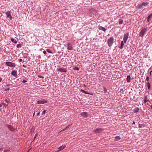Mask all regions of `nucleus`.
I'll list each match as a JSON object with an SVG mask.
<instances>
[{"mask_svg":"<svg viewBox=\"0 0 152 152\" xmlns=\"http://www.w3.org/2000/svg\"><path fill=\"white\" fill-rule=\"evenodd\" d=\"M38 77L39 78H43L44 77L43 76H40V75H39L38 76Z\"/></svg>","mask_w":152,"mask_h":152,"instance_id":"nucleus-30","label":"nucleus"},{"mask_svg":"<svg viewBox=\"0 0 152 152\" xmlns=\"http://www.w3.org/2000/svg\"><path fill=\"white\" fill-rule=\"evenodd\" d=\"M11 75L15 77H16L17 75V72L15 70H12L11 73Z\"/></svg>","mask_w":152,"mask_h":152,"instance_id":"nucleus-8","label":"nucleus"},{"mask_svg":"<svg viewBox=\"0 0 152 152\" xmlns=\"http://www.w3.org/2000/svg\"><path fill=\"white\" fill-rule=\"evenodd\" d=\"M16 46L18 48H21V45L20 44H18Z\"/></svg>","mask_w":152,"mask_h":152,"instance_id":"nucleus-27","label":"nucleus"},{"mask_svg":"<svg viewBox=\"0 0 152 152\" xmlns=\"http://www.w3.org/2000/svg\"><path fill=\"white\" fill-rule=\"evenodd\" d=\"M148 101V97L147 96H145L144 100V103H145L146 102Z\"/></svg>","mask_w":152,"mask_h":152,"instance_id":"nucleus-19","label":"nucleus"},{"mask_svg":"<svg viewBox=\"0 0 152 152\" xmlns=\"http://www.w3.org/2000/svg\"><path fill=\"white\" fill-rule=\"evenodd\" d=\"M2 107V105L0 104V107Z\"/></svg>","mask_w":152,"mask_h":152,"instance_id":"nucleus-50","label":"nucleus"},{"mask_svg":"<svg viewBox=\"0 0 152 152\" xmlns=\"http://www.w3.org/2000/svg\"><path fill=\"white\" fill-rule=\"evenodd\" d=\"M149 78L148 77H147L146 78V80L147 81H148V80H149Z\"/></svg>","mask_w":152,"mask_h":152,"instance_id":"nucleus-35","label":"nucleus"},{"mask_svg":"<svg viewBox=\"0 0 152 152\" xmlns=\"http://www.w3.org/2000/svg\"><path fill=\"white\" fill-rule=\"evenodd\" d=\"M139 110V109L138 107L135 108L134 110V112L135 113H136Z\"/></svg>","mask_w":152,"mask_h":152,"instance_id":"nucleus-18","label":"nucleus"},{"mask_svg":"<svg viewBox=\"0 0 152 152\" xmlns=\"http://www.w3.org/2000/svg\"><path fill=\"white\" fill-rule=\"evenodd\" d=\"M131 79V77L130 75H128L126 78V80L127 82L129 83L130 82V80Z\"/></svg>","mask_w":152,"mask_h":152,"instance_id":"nucleus-13","label":"nucleus"},{"mask_svg":"<svg viewBox=\"0 0 152 152\" xmlns=\"http://www.w3.org/2000/svg\"><path fill=\"white\" fill-rule=\"evenodd\" d=\"M103 131V129L101 128L99 129H96L94 130V132H95V133H99V132H101Z\"/></svg>","mask_w":152,"mask_h":152,"instance_id":"nucleus-10","label":"nucleus"},{"mask_svg":"<svg viewBox=\"0 0 152 152\" xmlns=\"http://www.w3.org/2000/svg\"><path fill=\"white\" fill-rule=\"evenodd\" d=\"M23 66L24 68H25L26 67V66L24 65H23Z\"/></svg>","mask_w":152,"mask_h":152,"instance_id":"nucleus-47","label":"nucleus"},{"mask_svg":"<svg viewBox=\"0 0 152 152\" xmlns=\"http://www.w3.org/2000/svg\"><path fill=\"white\" fill-rule=\"evenodd\" d=\"M140 36L141 37H142V29L141 30L140 33Z\"/></svg>","mask_w":152,"mask_h":152,"instance_id":"nucleus-24","label":"nucleus"},{"mask_svg":"<svg viewBox=\"0 0 152 152\" xmlns=\"http://www.w3.org/2000/svg\"><path fill=\"white\" fill-rule=\"evenodd\" d=\"M80 91L81 92L83 93H84L85 92V91L83 90V89H81L80 90Z\"/></svg>","mask_w":152,"mask_h":152,"instance_id":"nucleus-29","label":"nucleus"},{"mask_svg":"<svg viewBox=\"0 0 152 152\" xmlns=\"http://www.w3.org/2000/svg\"><path fill=\"white\" fill-rule=\"evenodd\" d=\"M26 82H27V81H26V80H23L22 81V82L23 83H25Z\"/></svg>","mask_w":152,"mask_h":152,"instance_id":"nucleus-36","label":"nucleus"},{"mask_svg":"<svg viewBox=\"0 0 152 152\" xmlns=\"http://www.w3.org/2000/svg\"><path fill=\"white\" fill-rule=\"evenodd\" d=\"M151 109H152V105H151Z\"/></svg>","mask_w":152,"mask_h":152,"instance_id":"nucleus-51","label":"nucleus"},{"mask_svg":"<svg viewBox=\"0 0 152 152\" xmlns=\"http://www.w3.org/2000/svg\"><path fill=\"white\" fill-rule=\"evenodd\" d=\"M34 129L33 128V127L30 130V132L31 133V134L33 132H34Z\"/></svg>","mask_w":152,"mask_h":152,"instance_id":"nucleus-23","label":"nucleus"},{"mask_svg":"<svg viewBox=\"0 0 152 152\" xmlns=\"http://www.w3.org/2000/svg\"><path fill=\"white\" fill-rule=\"evenodd\" d=\"M5 64L7 66L12 67H15L16 66L15 63L10 62H5Z\"/></svg>","mask_w":152,"mask_h":152,"instance_id":"nucleus-2","label":"nucleus"},{"mask_svg":"<svg viewBox=\"0 0 152 152\" xmlns=\"http://www.w3.org/2000/svg\"><path fill=\"white\" fill-rule=\"evenodd\" d=\"M142 6V4H140L138 5L137 6V7L138 9H140L141 8Z\"/></svg>","mask_w":152,"mask_h":152,"instance_id":"nucleus-21","label":"nucleus"},{"mask_svg":"<svg viewBox=\"0 0 152 152\" xmlns=\"http://www.w3.org/2000/svg\"><path fill=\"white\" fill-rule=\"evenodd\" d=\"M152 18V13L150 15H149L147 18V21L148 22L149 20H150V19Z\"/></svg>","mask_w":152,"mask_h":152,"instance_id":"nucleus-14","label":"nucleus"},{"mask_svg":"<svg viewBox=\"0 0 152 152\" xmlns=\"http://www.w3.org/2000/svg\"><path fill=\"white\" fill-rule=\"evenodd\" d=\"M2 78L0 77V82L2 81Z\"/></svg>","mask_w":152,"mask_h":152,"instance_id":"nucleus-42","label":"nucleus"},{"mask_svg":"<svg viewBox=\"0 0 152 152\" xmlns=\"http://www.w3.org/2000/svg\"><path fill=\"white\" fill-rule=\"evenodd\" d=\"M75 69L77 70H79V68L77 67H76L75 68Z\"/></svg>","mask_w":152,"mask_h":152,"instance_id":"nucleus-40","label":"nucleus"},{"mask_svg":"<svg viewBox=\"0 0 152 152\" xmlns=\"http://www.w3.org/2000/svg\"><path fill=\"white\" fill-rule=\"evenodd\" d=\"M37 134H35V136L34 137V139L37 137Z\"/></svg>","mask_w":152,"mask_h":152,"instance_id":"nucleus-37","label":"nucleus"},{"mask_svg":"<svg viewBox=\"0 0 152 152\" xmlns=\"http://www.w3.org/2000/svg\"><path fill=\"white\" fill-rule=\"evenodd\" d=\"M148 89H150V84L149 82L148 83Z\"/></svg>","mask_w":152,"mask_h":152,"instance_id":"nucleus-28","label":"nucleus"},{"mask_svg":"<svg viewBox=\"0 0 152 152\" xmlns=\"http://www.w3.org/2000/svg\"><path fill=\"white\" fill-rule=\"evenodd\" d=\"M129 36V33L125 34L124 35V41L125 43L128 39V36Z\"/></svg>","mask_w":152,"mask_h":152,"instance_id":"nucleus-4","label":"nucleus"},{"mask_svg":"<svg viewBox=\"0 0 152 152\" xmlns=\"http://www.w3.org/2000/svg\"><path fill=\"white\" fill-rule=\"evenodd\" d=\"M6 86H10V84H7Z\"/></svg>","mask_w":152,"mask_h":152,"instance_id":"nucleus-45","label":"nucleus"},{"mask_svg":"<svg viewBox=\"0 0 152 152\" xmlns=\"http://www.w3.org/2000/svg\"><path fill=\"white\" fill-rule=\"evenodd\" d=\"M140 124H139V126H140Z\"/></svg>","mask_w":152,"mask_h":152,"instance_id":"nucleus-52","label":"nucleus"},{"mask_svg":"<svg viewBox=\"0 0 152 152\" xmlns=\"http://www.w3.org/2000/svg\"><path fill=\"white\" fill-rule=\"evenodd\" d=\"M43 53L45 54H47L46 52L45 51H43Z\"/></svg>","mask_w":152,"mask_h":152,"instance_id":"nucleus-38","label":"nucleus"},{"mask_svg":"<svg viewBox=\"0 0 152 152\" xmlns=\"http://www.w3.org/2000/svg\"><path fill=\"white\" fill-rule=\"evenodd\" d=\"M40 112H39L37 113V116H38L39 115V114H40Z\"/></svg>","mask_w":152,"mask_h":152,"instance_id":"nucleus-41","label":"nucleus"},{"mask_svg":"<svg viewBox=\"0 0 152 152\" xmlns=\"http://www.w3.org/2000/svg\"><path fill=\"white\" fill-rule=\"evenodd\" d=\"M88 116L89 114L86 112H83L80 114V117H82V118H86Z\"/></svg>","mask_w":152,"mask_h":152,"instance_id":"nucleus-3","label":"nucleus"},{"mask_svg":"<svg viewBox=\"0 0 152 152\" xmlns=\"http://www.w3.org/2000/svg\"><path fill=\"white\" fill-rule=\"evenodd\" d=\"M5 101L7 103H8V101H7V99H6L5 100Z\"/></svg>","mask_w":152,"mask_h":152,"instance_id":"nucleus-46","label":"nucleus"},{"mask_svg":"<svg viewBox=\"0 0 152 152\" xmlns=\"http://www.w3.org/2000/svg\"><path fill=\"white\" fill-rule=\"evenodd\" d=\"M98 28L99 30H102L104 32L106 31V29L105 28L102 26H99Z\"/></svg>","mask_w":152,"mask_h":152,"instance_id":"nucleus-11","label":"nucleus"},{"mask_svg":"<svg viewBox=\"0 0 152 152\" xmlns=\"http://www.w3.org/2000/svg\"><path fill=\"white\" fill-rule=\"evenodd\" d=\"M66 146L65 145H64V146H61L60 147H59L58 148V149H59V150H58L56 152H59L63 149H64L65 148Z\"/></svg>","mask_w":152,"mask_h":152,"instance_id":"nucleus-12","label":"nucleus"},{"mask_svg":"<svg viewBox=\"0 0 152 152\" xmlns=\"http://www.w3.org/2000/svg\"><path fill=\"white\" fill-rule=\"evenodd\" d=\"M84 94H91L89 93H88V92L85 91V92L84 93Z\"/></svg>","mask_w":152,"mask_h":152,"instance_id":"nucleus-31","label":"nucleus"},{"mask_svg":"<svg viewBox=\"0 0 152 152\" xmlns=\"http://www.w3.org/2000/svg\"><path fill=\"white\" fill-rule=\"evenodd\" d=\"M47 101L45 99H42L38 101L37 102V103L38 104H43L45 103H47Z\"/></svg>","mask_w":152,"mask_h":152,"instance_id":"nucleus-6","label":"nucleus"},{"mask_svg":"<svg viewBox=\"0 0 152 152\" xmlns=\"http://www.w3.org/2000/svg\"><path fill=\"white\" fill-rule=\"evenodd\" d=\"M104 89L105 92H106L107 91V90L105 88H104Z\"/></svg>","mask_w":152,"mask_h":152,"instance_id":"nucleus-44","label":"nucleus"},{"mask_svg":"<svg viewBox=\"0 0 152 152\" xmlns=\"http://www.w3.org/2000/svg\"><path fill=\"white\" fill-rule=\"evenodd\" d=\"M57 70L61 72H66V69L65 68H58L57 69Z\"/></svg>","mask_w":152,"mask_h":152,"instance_id":"nucleus-9","label":"nucleus"},{"mask_svg":"<svg viewBox=\"0 0 152 152\" xmlns=\"http://www.w3.org/2000/svg\"><path fill=\"white\" fill-rule=\"evenodd\" d=\"M4 104V107L5 108H6L7 107V106H8V105L7 104V105H6L5 104Z\"/></svg>","mask_w":152,"mask_h":152,"instance_id":"nucleus-33","label":"nucleus"},{"mask_svg":"<svg viewBox=\"0 0 152 152\" xmlns=\"http://www.w3.org/2000/svg\"><path fill=\"white\" fill-rule=\"evenodd\" d=\"M123 20L121 19H120L119 20V24H121L123 22Z\"/></svg>","mask_w":152,"mask_h":152,"instance_id":"nucleus-22","label":"nucleus"},{"mask_svg":"<svg viewBox=\"0 0 152 152\" xmlns=\"http://www.w3.org/2000/svg\"><path fill=\"white\" fill-rule=\"evenodd\" d=\"M149 4V3L148 2H143V6H146L148 5Z\"/></svg>","mask_w":152,"mask_h":152,"instance_id":"nucleus-20","label":"nucleus"},{"mask_svg":"<svg viewBox=\"0 0 152 152\" xmlns=\"http://www.w3.org/2000/svg\"><path fill=\"white\" fill-rule=\"evenodd\" d=\"M67 49L69 50H73L72 45L69 42L67 43Z\"/></svg>","mask_w":152,"mask_h":152,"instance_id":"nucleus-5","label":"nucleus"},{"mask_svg":"<svg viewBox=\"0 0 152 152\" xmlns=\"http://www.w3.org/2000/svg\"><path fill=\"white\" fill-rule=\"evenodd\" d=\"M120 91L122 92V93H123V92L124 91V90L123 88H121L120 89Z\"/></svg>","mask_w":152,"mask_h":152,"instance_id":"nucleus-32","label":"nucleus"},{"mask_svg":"<svg viewBox=\"0 0 152 152\" xmlns=\"http://www.w3.org/2000/svg\"><path fill=\"white\" fill-rule=\"evenodd\" d=\"M47 51L49 53H52L51 51L49 49H46Z\"/></svg>","mask_w":152,"mask_h":152,"instance_id":"nucleus-25","label":"nucleus"},{"mask_svg":"<svg viewBox=\"0 0 152 152\" xmlns=\"http://www.w3.org/2000/svg\"><path fill=\"white\" fill-rule=\"evenodd\" d=\"M34 114H35V113H34V114H33V116H34Z\"/></svg>","mask_w":152,"mask_h":152,"instance_id":"nucleus-53","label":"nucleus"},{"mask_svg":"<svg viewBox=\"0 0 152 152\" xmlns=\"http://www.w3.org/2000/svg\"><path fill=\"white\" fill-rule=\"evenodd\" d=\"M6 15L7 18H9L10 20H12V17L10 15V12L9 11H8L6 12Z\"/></svg>","mask_w":152,"mask_h":152,"instance_id":"nucleus-7","label":"nucleus"},{"mask_svg":"<svg viewBox=\"0 0 152 152\" xmlns=\"http://www.w3.org/2000/svg\"><path fill=\"white\" fill-rule=\"evenodd\" d=\"M124 41H122L121 42V46L119 48L121 49H122V48H123V47L124 46Z\"/></svg>","mask_w":152,"mask_h":152,"instance_id":"nucleus-15","label":"nucleus"},{"mask_svg":"<svg viewBox=\"0 0 152 152\" xmlns=\"http://www.w3.org/2000/svg\"><path fill=\"white\" fill-rule=\"evenodd\" d=\"M70 126V125H69L67 126H66L65 128L64 129H63L62 130L63 131H64V130H65L66 129L68 128H69Z\"/></svg>","mask_w":152,"mask_h":152,"instance_id":"nucleus-26","label":"nucleus"},{"mask_svg":"<svg viewBox=\"0 0 152 152\" xmlns=\"http://www.w3.org/2000/svg\"><path fill=\"white\" fill-rule=\"evenodd\" d=\"M22 61V59H20L19 60V62H21Z\"/></svg>","mask_w":152,"mask_h":152,"instance_id":"nucleus-39","label":"nucleus"},{"mask_svg":"<svg viewBox=\"0 0 152 152\" xmlns=\"http://www.w3.org/2000/svg\"><path fill=\"white\" fill-rule=\"evenodd\" d=\"M45 110H43L42 112V114L43 115V114H45Z\"/></svg>","mask_w":152,"mask_h":152,"instance_id":"nucleus-34","label":"nucleus"},{"mask_svg":"<svg viewBox=\"0 0 152 152\" xmlns=\"http://www.w3.org/2000/svg\"><path fill=\"white\" fill-rule=\"evenodd\" d=\"M135 122L134 121L133 122V123H132V124H135Z\"/></svg>","mask_w":152,"mask_h":152,"instance_id":"nucleus-49","label":"nucleus"},{"mask_svg":"<svg viewBox=\"0 0 152 152\" xmlns=\"http://www.w3.org/2000/svg\"><path fill=\"white\" fill-rule=\"evenodd\" d=\"M42 48H40V49H39V50L41 51H42Z\"/></svg>","mask_w":152,"mask_h":152,"instance_id":"nucleus-48","label":"nucleus"},{"mask_svg":"<svg viewBox=\"0 0 152 152\" xmlns=\"http://www.w3.org/2000/svg\"><path fill=\"white\" fill-rule=\"evenodd\" d=\"M11 40L12 42L15 44H16L17 43V41L16 40H15L13 38H11Z\"/></svg>","mask_w":152,"mask_h":152,"instance_id":"nucleus-16","label":"nucleus"},{"mask_svg":"<svg viewBox=\"0 0 152 152\" xmlns=\"http://www.w3.org/2000/svg\"><path fill=\"white\" fill-rule=\"evenodd\" d=\"M114 39L113 37H111L108 39L107 43L109 47H111L112 45L114 42Z\"/></svg>","mask_w":152,"mask_h":152,"instance_id":"nucleus-1","label":"nucleus"},{"mask_svg":"<svg viewBox=\"0 0 152 152\" xmlns=\"http://www.w3.org/2000/svg\"><path fill=\"white\" fill-rule=\"evenodd\" d=\"M121 139L120 137L119 136H116L115 138V140L116 141H118V140H120Z\"/></svg>","mask_w":152,"mask_h":152,"instance_id":"nucleus-17","label":"nucleus"},{"mask_svg":"<svg viewBox=\"0 0 152 152\" xmlns=\"http://www.w3.org/2000/svg\"><path fill=\"white\" fill-rule=\"evenodd\" d=\"M10 90V88H8L7 89H6V90H5V91H8Z\"/></svg>","mask_w":152,"mask_h":152,"instance_id":"nucleus-43","label":"nucleus"}]
</instances>
